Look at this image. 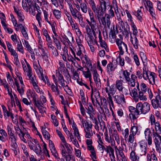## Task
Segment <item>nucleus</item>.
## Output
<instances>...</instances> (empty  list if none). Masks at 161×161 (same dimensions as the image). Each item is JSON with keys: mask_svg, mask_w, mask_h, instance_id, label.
Returning <instances> with one entry per match:
<instances>
[{"mask_svg": "<svg viewBox=\"0 0 161 161\" xmlns=\"http://www.w3.org/2000/svg\"><path fill=\"white\" fill-rule=\"evenodd\" d=\"M80 3V8L82 11L84 13H86L87 11V4L84 3Z\"/></svg>", "mask_w": 161, "mask_h": 161, "instance_id": "nucleus-34", "label": "nucleus"}, {"mask_svg": "<svg viewBox=\"0 0 161 161\" xmlns=\"http://www.w3.org/2000/svg\"><path fill=\"white\" fill-rule=\"evenodd\" d=\"M145 138L147 141L149 146L151 145L152 143V134L150 129L146 128L144 131Z\"/></svg>", "mask_w": 161, "mask_h": 161, "instance_id": "nucleus-8", "label": "nucleus"}, {"mask_svg": "<svg viewBox=\"0 0 161 161\" xmlns=\"http://www.w3.org/2000/svg\"><path fill=\"white\" fill-rule=\"evenodd\" d=\"M87 113L88 114L95 113V110L93 109L92 106V105H90L88 107Z\"/></svg>", "mask_w": 161, "mask_h": 161, "instance_id": "nucleus-51", "label": "nucleus"}, {"mask_svg": "<svg viewBox=\"0 0 161 161\" xmlns=\"http://www.w3.org/2000/svg\"><path fill=\"white\" fill-rule=\"evenodd\" d=\"M106 147H105L104 150L107 153L110 152L111 154H113L114 153V149L111 147L110 146H106Z\"/></svg>", "mask_w": 161, "mask_h": 161, "instance_id": "nucleus-47", "label": "nucleus"}, {"mask_svg": "<svg viewBox=\"0 0 161 161\" xmlns=\"http://www.w3.org/2000/svg\"><path fill=\"white\" fill-rule=\"evenodd\" d=\"M49 24L51 25L52 31L55 36H58V35L56 32L55 27L56 26V24L55 22L53 21L52 23L50 22V23Z\"/></svg>", "mask_w": 161, "mask_h": 161, "instance_id": "nucleus-42", "label": "nucleus"}, {"mask_svg": "<svg viewBox=\"0 0 161 161\" xmlns=\"http://www.w3.org/2000/svg\"><path fill=\"white\" fill-rule=\"evenodd\" d=\"M130 42L132 44L134 47L135 49L138 48V41L137 38L135 36L132 37L130 36Z\"/></svg>", "mask_w": 161, "mask_h": 161, "instance_id": "nucleus-23", "label": "nucleus"}, {"mask_svg": "<svg viewBox=\"0 0 161 161\" xmlns=\"http://www.w3.org/2000/svg\"><path fill=\"white\" fill-rule=\"evenodd\" d=\"M28 142L29 147L31 150H33L38 155L41 154L42 153V149L40 150V148L38 147L37 145L33 143L31 140L29 141Z\"/></svg>", "mask_w": 161, "mask_h": 161, "instance_id": "nucleus-7", "label": "nucleus"}, {"mask_svg": "<svg viewBox=\"0 0 161 161\" xmlns=\"http://www.w3.org/2000/svg\"><path fill=\"white\" fill-rule=\"evenodd\" d=\"M155 131L161 132V126L158 121H157L156 123L153 124Z\"/></svg>", "mask_w": 161, "mask_h": 161, "instance_id": "nucleus-40", "label": "nucleus"}, {"mask_svg": "<svg viewBox=\"0 0 161 161\" xmlns=\"http://www.w3.org/2000/svg\"><path fill=\"white\" fill-rule=\"evenodd\" d=\"M107 85L108 86H109V93H108V94H109V95L111 94L112 95L114 94L116 92V89L115 88H114V85H113L110 86V84L108 81H107Z\"/></svg>", "mask_w": 161, "mask_h": 161, "instance_id": "nucleus-28", "label": "nucleus"}, {"mask_svg": "<svg viewBox=\"0 0 161 161\" xmlns=\"http://www.w3.org/2000/svg\"><path fill=\"white\" fill-rule=\"evenodd\" d=\"M133 58L136 66H139L140 65V63L137 55L136 54H134Z\"/></svg>", "mask_w": 161, "mask_h": 161, "instance_id": "nucleus-55", "label": "nucleus"}, {"mask_svg": "<svg viewBox=\"0 0 161 161\" xmlns=\"http://www.w3.org/2000/svg\"><path fill=\"white\" fill-rule=\"evenodd\" d=\"M99 10L97 12V13H94L95 16L97 17L99 22L101 21L102 24L105 27H107L109 29L111 24L110 17L108 14H106L103 16L104 12H99Z\"/></svg>", "mask_w": 161, "mask_h": 161, "instance_id": "nucleus-1", "label": "nucleus"}, {"mask_svg": "<svg viewBox=\"0 0 161 161\" xmlns=\"http://www.w3.org/2000/svg\"><path fill=\"white\" fill-rule=\"evenodd\" d=\"M61 154L62 156L64 157V158L71 155V154H69L68 153V151L67 150L66 151L65 149L61 151Z\"/></svg>", "mask_w": 161, "mask_h": 161, "instance_id": "nucleus-64", "label": "nucleus"}, {"mask_svg": "<svg viewBox=\"0 0 161 161\" xmlns=\"http://www.w3.org/2000/svg\"><path fill=\"white\" fill-rule=\"evenodd\" d=\"M59 69L58 68V70H56V75H52V77L53 80H64V77L60 72L59 71Z\"/></svg>", "mask_w": 161, "mask_h": 161, "instance_id": "nucleus-19", "label": "nucleus"}, {"mask_svg": "<svg viewBox=\"0 0 161 161\" xmlns=\"http://www.w3.org/2000/svg\"><path fill=\"white\" fill-rule=\"evenodd\" d=\"M72 127L74 130V134L75 135H76L80 134L79 130L76 127V125L74 123L72 125Z\"/></svg>", "mask_w": 161, "mask_h": 161, "instance_id": "nucleus-53", "label": "nucleus"}, {"mask_svg": "<svg viewBox=\"0 0 161 161\" xmlns=\"http://www.w3.org/2000/svg\"><path fill=\"white\" fill-rule=\"evenodd\" d=\"M150 121L151 125L152 126L153 125V124L156 123L154 116L153 114H151L150 116Z\"/></svg>", "mask_w": 161, "mask_h": 161, "instance_id": "nucleus-58", "label": "nucleus"}, {"mask_svg": "<svg viewBox=\"0 0 161 161\" xmlns=\"http://www.w3.org/2000/svg\"><path fill=\"white\" fill-rule=\"evenodd\" d=\"M123 74L126 80H130V74L127 70H125L123 71Z\"/></svg>", "mask_w": 161, "mask_h": 161, "instance_id": "nucleus-54", "label": "nucleus"}, {"mask_svg": "<svg viewBox=\"0 0 161 161\" xmlns=\"http://www.w3.org/2000/svg\"><path fill=\"white\" fill-rule=\"evenodd\" d=\"M24 60L27 66L29 68L28 73L27 74L28 77V78L27 77V79L31 80H36V77L35 75H33L32 69L30 65L27 62L25 59Z\"/></svg>", "mask_w": 161, "mask_h": 161, "instance_id": "nucleus-12", "label": "nucleus"}, {"mask_svg": "<svg viewBox=\"0 0 161 161\" xmlns=\"http://www.w3.org/2000/svg\"><path fill=\"white\" fill-rule=\"evenodd\" d=\"M116 85L117 89L119 91L122 92V90L124 88V87H123L122 81H117Z\"/></svg>", "mask_w": 161, "mask_h": 161, "instance_id": "nucleus-44", "label": "nucleus"}, {"mask_svg": "<svg viewBox=\"0 0 161 161\" xmlns=\"http://www.w3.org/2000/svg\"><path fill=\"white\" fill-rule=\"evenodd\" d=\"M78 19V22L82 28H85L86 27V23L83 21V17H81V18H80Z\"/></svg>", "mask_w": 161, "mask_h": 161, "instance_id": "nucleus-48", "label": "nucleus"}, {"mask_svg": "<svg viewBox=\"0 0 161 161\" xmlns=\"http://www.w3.org/2000/svg\"><path fill=\"white\" fill-rule=\"evenodd\" d=\"M114 65L112 63H110L108 64L107 67V70L108 72H111L114 70L115 69Z\"/></svg>", "mask_w": 161, "mask_h": 161, "instance_id": "nucleus-38", "label": "nucleus"}, {"mask_svg": "<svg viewBox=\"0 0 161 161\" xmlns=\"http://www.w3.org/2000/svg\"><path fill=\"white\" fill-rule=\"evenodd\" d=\"M130 158L131 161H137L139 160V157L136 154V153L132 151L130 154Z\"/></svg>", "mask_w": 161, "mask_h": 161, "instance_id": "nucleus-26", "label": "nucleus"}, {"mask_svg": "<svg viewBox=\"0 0 161 161\" xmlns=\"http://www.w3.org/2000/svg\"><path fill=\"white\" fill-rule=\"evenodd\" d=\"M100 4L99 6V12H104L107 7L109 6V0H99Z\"/></svg>", "mask_w": 161, "mask_h": 161, "instance_id": "nucleus-11", "label": "nucleus"}, {"mask_svg": "<svg viewBox=\"0 0 161 161\" xmlns=\"http://www.w3.org/2000/svg\"><path fill=\"white\" fill-rule=\"evenodd\" d=\"M118 21L117 26L119 29L121 31L125 30L124 23L120 15L116 16Z\"/></svg>", "mask_w": 161, "mask_h": 161, "instance_id": "nucleus-15", "label": "nucleus"}, {"mask_svg": "<svg viewBox=\"0 0 161 161\" xmlns=\"http://www.w3.org/2000/svg\"><path fill=\"white\" fill-rule=\"evenodd\" d=\"M86 133L85 137L86 138H90L93 136V133L92 130L84 129Z\"/></svg>", "mask_w": 161, "mask_h": 161, "instance_id": "nucleus-36", "label": "nucleus"}, {"mask_svg": "<svg viewBox=\"0 0 161 161\" xmlns=\"http://www.w3.org/2000/svg\"><path fill=\"white\" fill-rule=\"evenodd\" d=\"M8 134L9 136V139H11L12 142H16V137L14 134L12 132V129L9 125L7 126Z\"/></svg>", "mask_w": 161, "mask_h": 161, "instance_id": "nucleus-18", "label": "nucleus"}, {"mask_svg": "<svg viewBox=\"0 0 161 161\" xmlns=\"http://www.w3.org/2000/svg\"><path fill=\"white\" fill-rule=\"evenodd\" d=\"M64 13L67 17L68 20L70 21L73 19L72 18L70 14V13L67 11L66 9H64Z\"/></svg>", "mask_w": 161, "mask_h": 161, "instance_id": "nucleus-57", "label": "nucleus"}, {"mask_svg": "<svg viewBox=\"0 0 161 161\" xmlns=\"http://www.w3.org/2000/svg\"><path fill=\"white\" fill-rule=\"evenodd\" d=\"M21 31L22 33V34L23 35V36L25 38V39L28 40L29 39V37L28 35L26 32V30L25 28L22 29V30H20Z\"/></svg>", "mask_w": 161, "mask_h": 161, "instance_id": "nucleus-56", "label": "nucleus"}, {"mask_svg": "<svg viewBox=\"0 0 161 161\" xmlns=\"http://www.w3.org/2000/svg\"><path fill=\"white\" fill-rule=\"evenodd\" d=\"M149 75H147V77L145 76L146 79V80L147 79H148L149 80H155L156 75L155 73L152 72H149Z\"/></svg>", "mask_w": 161, "mask_h": 161, "instance_id": "nucleus-35", "label": "nucleus"}, {"mask_svg": "<svg viewBox=\"0 0 161 161\" xmlns=\"http://www.w3.org/2000/svg\"><path fill=\"white\" fill-rule=\"evenodd\" d=\"M98 37L99 39V42L100 43L101 47L104 48L107 52H108L109 49L105 41L102 40L101 32L100 30L98 31Z\"/></svg>", "mask_w": 161, "mask_h": 161, "instance_id": "nucleus-14", "label": "nucleus"}, {"mask_svg": "<svg viewBox=\"0 0 161 161\" xmlns=\"http://www.w3.org/2000/svg\"><path fill=\"white\" fill-rule=\"evenodd\" d=\"M13 8L14 11L17 16L20 22L23 21L25 17L23 11L17 7L14 6Z\"/></svg>", "mask_w": 161, "mask_h": 161, "instance_id": "nucleus-9", "label": "nucleus"}, {"mask_svg": "<svg viewBox=\"0 0 161 161\" xmlns=\"http://www.w3.org/2000/svg\"><path fill=\"white\" fill-rule=\"evenodd\" d=\"M70 10L72 15L74 19H78L82 16L81 13L76 8H73L72 6L70 7Z\"/></svg>", "mask_w": 161, "mask_h": 161, "instance_id": "nucleus-10", "label": "nucleus"}, {"mask_svg": "<svg viewBox=\"0 0 161 161\" xmlns=\"http://www.w3.org/2000/svg\"><path fill=\"white\" fill-rule=\"evenodd\" d=\"M130 130L132 134L136 135L138 131V127L136 126V125L133 124V125H131Z\"/></svg>", "mask_w": 161, "mask_h": 161, "instance_id": "nucleus-33", "label": "nucleus"}, {"mask_svg": "<svg viewBox=\"0 0 161 161\" xmlns=\"http://www.w3.org/2000/svg\"><path fill=\"white\" fill-rule=\"evenodd\" d=\"M2 107L3 109V114L5 117H10L12 119L14 118L12 112L10 111L9 108H8V110H7V108L4 105H2Z\"/></svg>", "mask_w": 161, "mask_h": 161, "instance_id": "nucleus-17", "label": "nucleus"}, {"mask_svg": "<svg viewBox=\"0 0 161 161\" xmlns=\"http://www.w3.org/2000/svg\"><path fill=\"white\" fill-rule=\"evenodd\" d=\"M69 22L73 29L74 28V29L76 30L78 28V24L76 23H75L73 19H72Z\"/></svg>", "mask_w": 161, "mask_h": 161, "instance_id": "nucleus-61", "label": "nucleus"}, {"mask_svg": "<svg viewBox=\"0 0 161 161\" xmlns=\"http://www.w3.org/2000/svg\"><path fill=\"white\" fill-rule=\"evenodd\" d=\"M55 81L56 86H55L54 84H52L51 86V88L53 92H56V94L58 95L59 94V91L58 88V87L59 86L58 85V81Z\"/></svg>", "mask_w": 161, "mask_h": 161, "instance_id": "nucleus-24", "label": "nucleus"}, {"mask_svg": "<svg viewBox=\"0 0 161 161\" xmlns=\"http://www.w3.org/2000/svg\"><path fill=\"white\" fill-rule=\"evenodd\" d=\"M84 58L86 61V64L87 66V67L88 68H92V64L89 58L86 56V55H85Z\"/></svg>", "mask_w": 161, "mask_h": 161, "instance_id": "nucleus-45", "label": "nucleus"}, {"mask_svg": "<svg viewBox=\"0 0 161 161\" xmlns=\"http://www.w3.org/2000/svg\"><path fill=\"white\" fill-rule=\"evenodd\" d=\"M131 25L132 28V30L133 32V34L135 36L138 33V31L134 23L133 20H131Z\"/></svg>", "mask_w": 161, "mask_h": 161, "instance_id": "nucleus-39", "label": "nucleus"}, {"mask_svg": "<svg viewBox=\"0 0 161 161\" xmlns=\"http://www.w3.org/2000/svg\"><path fill=\"white\" fill-rule=\"evenodd\" d=\"M82 124L83 125L85 124V127H84V129L92 130V125L91 122H87L85 120H83V119H82Z\"/></svg>", "mask_w": 161, "mask_h": 161, "instance_id": "nucleus-25", "label": "nucleus"}, {"mask_svg": "<svg viewBox=\"0 0 161 161\" xmlns=\"http://www.w3.org/2000/svg\"><path fill=\"white\" fill-rule=\"evenodd\" d=\"M91 97L92 103L94 106L96 103H99V101L102 98L100 97L99 92L97 89H95L94 91L92 90Z\"/></svg>", "mask_w": 161, "mask_h": 161, "instance_id": "nucleus-5", "label": "nucleus"}, {"mask_svg": "<svg viewBox=\"0 0 161 161\" xmlns=\"http://www.w3.org/2000/svg\"><path fill=\"white\" fill-rule=\"evenodd\" d=\"M17 48L19 52L22 54L24 53V50L23 48V47L21 42H20L19 43L18 42Z\"/></svg>", "mask_w": 161, "mask_h": 161, "instance_id": "nucleus-49", "label": "nucleus"}, {"mask_svg": "<svg viewBox=\"0 0 161 161\" xmlns=\"http://www.w3.org/2000/svg\"><path fill=\"white\" fill-rule=\"evenodd\" d=\"M85 70L86 71L84 72L83 74L86 78H89L90 80H91L92 75L89 70V68H88L87 67H85Z\"/></svg>", "mask_w": 161, "mask_h": 161, "instance_id": "nucleus-30", "label": "nucleus"}, {"mask_svg": "<svg viewBox=\"0 0 161 161\" xmlns=\"http://www.w3.org/2000/svg\"><path fill=\"white\" fill-rule=\"evenodd\" d=\"M96 103L97 104H96V106L97 108V109L100 114H104L103 108L101 107L100 103L99 102Z\"/></svg>", "mask_w": 161, "mask_h": 161, "instance_id": "nucleus-43", "label": "nucleus"}, {"mask_svg": "<svg viewBox=\"0 0 161 161\" xmlns=\"http://www.w3.org/2000/svg\"><path fill=\"white\" fill-rule=\"evenodd\" d=\"M129 111L130 112V114H137V115L140 114V113H139V111L138 110V108L137 107V104L136 106V108H135V107L133 106H129Z\"/></svg>", "mask_w": 161, "mask_h": 161, "instance_id": "nucleus-27", "label": "nucleus"}, {"mask_svg": "<svg viewBox=\"0 0 161 161\" xmlns=\"http://www.w3.org/2000/svg\"><path fill=\"white\" fill-rule=\"evenodd\" d=\"M147 145L146 143L142 142L140 144L139 153L141 156H145L147 152Z\"/></svg>", "mask_w": 161, "mask_h": 161, "instance_id": "nucleus-13", "label": "nucleus"}, {"mask_svg": "<svg viewBox=\"0 0 161 161\" xmlns=\"http://www.w3.org/2000/svg\"><path fill=\"white\" fill-rule=\"evenodd\" d=\"M132 93L133 95V97L135 100H138V94L137 93V90L136 88H134L132 91Z\"/></svg>", "mask_w": 161, "mask_h": 161, "instance_id": "nucleus-41", "label": "nucleus"}, {"mask_svg": "<svg viewBox=\"0 0 161 161\" xmlns=\"http://www.w3.org/2000/svg\"><path fill=\"white\" fill-rule=\"evenodd\" d=\"M143 2L145 6V7L147 9L153 7V4L150 0H143Z\"/></svg>", "mask_w": 161, "mask_h": 161, "instance_id": "nucleus-29", "label": "nucleus"}, {"mask_svg": "<svg viewBox=\"0 0 161 161\" xmlns=\"http://www.w3.org/2000/svg\"><path fill=\"white\" fill-rule=\"evenodd\" d=\"M89 3L94 13H97V12L99 10V6L97 5L96 6L94 0H89Z\"/></svg>", "mask_w": 161, "mask_h": 161, "instance_id": "nucleus-20", "label": "nucleus"}, {"mask_svg": "<svg viewBox=\"0 0 161 161\" xmlns=\"http://www.w3.org/2000/svg\"><path fill=\"white\" fill-rule=\"evenodd\" d=\"M114 98V101H116V103L119 104L121 103L122 102H125V98L123 95H121L120 96H115Z\"/></svg>", "mask_w": 161, "mask_h": 161, "instance_id": "nucleus-22", "label": "nucleus"}, {"mask_svg": "<svg viewBox=\"0 0 161 161\" xmlns=\"http://www.w3.org/2000/svg\"><path fill=\"white\" fill-rule=\"evenodd\" d=\"M51 153L56 158L59 157L58 156V154L57 153V151L55 147L50 149Z\"/></svg>", "mask_w": 161, "mask_h": 161, "instance_id": "nucleus-62", "label": "nucleus"}, {"mask_svg": "<svg viewBox=\"0 0 161 161\" xmlns=\"http://www.w3.org/2000/svg\"><path fill=\"white\" fill-rule=\"evenodd\" d=\"M136 83H137L136 87L139 91L138 98H139L140 100H147L146 96L144 94L145 93H144L143 91H140L139 89V83L137 82H136Z\"/></svg>", "mask_w": 161, "mask_h": 161, "instance_id": "nucleus-21", "label": "nucleus"}, {"mask_svg": "<svg viewBox=\"0 0 161 161\" xmlns=\"http://www.w3.org/2000/svg\"><path fill=\"white\" fill-rule=\"evenodd\" d=\"M137 107L139 113L141 114H146L150 110V104L147 102H145L143 103L139 102L137 103Z\"/></svg>", "mask_w": 161, "mask_h": 161, "instance_id": "nucleus-2", "label": "nucleus"}, {"mask_svg": "<svg viewBox=\"0 0 161 161\" xmlns=\"http://www.w3.org/2000/svg\"><path fill=\"white\" fill-rule=\"evenodd\" d=\"M53 14L57 19H59L61 17V12L58 10L54 9L53 11Z\"/></svg>", "mask_w": 161, "mask_h": 161, "instance_id": "nucleus-31", "label": "nucleus"}, {"mask_svg": "<svg viewBox=\"0 0 161 161\" xmlns=\"http://www.w3.org/2000/svg\"><path fill=\"white\" fill-rule=\"evenodd\" d=\"M104 138L105 141L108 143H111L112 146H113L115 144V141L112 135H110L109 137L108 135V130L106 129L104 133Z\"/></svg>", "mask_w": 161, "mask_h": 161, "instance_id": "nucleus-16", "label": "nucleus"}, {"mask_svg": "<svg viewBox=\"0 0 161 161\" xmlns=\"http://www.w3.org/2000/svg\"><path fill=\"white\" fill-rule=\"evenodd\" d=\"M115 42L120 50V55H123L125 51H127L128 49L126 44L121 40L117 38L116 39Z\"/></svg>", "mask_w": 161, "mask_h": 161, "instance_id": "nucleus-4", "label": "nucleus"}, {"mask_svg": "<svg viewBox=\"0 0 161 161\" xmlns=\"http://www.w3.org/2000/svg\"><path fill=\"white\" fill-rule=\"evenodd\" d=\"M101 102V105L103 106L104 108L108 107L107 103V102L106 99L104 97H102V98L100 100Z\"/></svg>", "mask_w": 161, "mask_h": 161, "instance_id": "nucleus-46", "label": "nucleus"}, {"mask_svg": "<svg viewBox=\"0 0 161 161\" xmlns=\"http://www.w3.org/2000/svg\"><path fill=\"white\" fill-rule=\"evenodd\" d=\"M151 103L154 108L157 109L158 107L161 108V98L160 95L158 94L154 99L152 100Z\"/></svg>", "mask_w": 161, "mask_h": 161, "instance_id": "nucleus-6", "label": "nucleus"}, {"mask_svg": "<svg viewBox=\"0 0 161 161\" xmlns=\"http://www.w3.org/2000/svg\"><path fill=\"white\" fill-rule=\"evenodd\" d=\"M42 13H37L36 15V19L37 20L39 24L40 25L42 21L41 15Z\"/></svg>", "mask_w": 161, "mask_h": 161, "instance_id": "nucleus-59", "label": "nucleus"}, {"mask_svg": "<svg viewBox=\"0 0 161 161\" xmlns=\"http://www.w3.org/2000/svg\"><path fill=\"white\" fill-rule=\"evenodd\" d=\"M42 135L44 138L47 140H49L50 138V135L48 131L45 130V128H42Z\"/></svg>", "mask_w": 161, "mask_h": 161, "instance_id": "nucleus-32", "label": "nucleus"}, {"mask_svg": "<svg viewBox=\"0 0 161 161\" xmlns=\"http://www.w3.org/2000/svg\"><path fill=\"white\" fill-rule=\"evenodd\" d=\"M149 11L150 14L151 15L153 18L154 19H155L156 14L155 13L154 9L153 8V7L149 8L147 9Z\"/></svg>", "mask_w": 161, "mask_h": 161, "instance_id": "nucleus-50", "label": "nucleus"}, {"mask_svg": "<svg viewBox=\"0 0 161 161\" xmlns=\"http://www.w3.org/2000/svg\"><path fill=\"white\" fill-rule=\"evenodd\" d=\"M153 135L155 138H161V136L159 135V134H161V132L159 131H156L155 132L154 130L153 129Z\"/></svg>", "mask_w": 161, "mask_h": 161, "instance_id": "nucleus-63", "label": "nucleus"}, {"mask_svg": "<svg viewBox=\"0 0 161 161\" xmlns=\"http://www.w3.org/2000/svg\"><path fill=\"white\" fill-rule=\"evenodd\" d=\"M90 26L91 29L95 28L97 26V22L96 19L93 18H90Z\"/></svg>", "mask_w": 161, "mask_h": 161, "instance_id": "nucleus-37", "label": "nucleus"}, {"mask_svg": "<svg viewBox=\"0 0 161 161\" xmlns=\"http://www.w3.org/2000/svg\"><path fill=\"white\" fill-rule=\"evenodd\" d=\"M33 67L40 80H48V77L43 74V69L40 65L34 64Z\"/></svg>", "mask_w": 161, "mask_h": 161, "instance_id": "nucleus-3", "label": "nucleus"}, {"mask_svg": "<svg viewBox=\"0 0 161 161\" xmlns=\"http://www.w3.org/2000/svg\"><path fill=\"white\" fill-rule=\"evenodd\" d=\"M111 36L112 38L115 39L116 38L115 31H114V26L113 29L111 28V31L110 32V36Z\"/></svg>", "mask_w": 161, "mask_h": 161, "instance_id": "nucleus-52", "label": "nucleus"}, {"mask_svg": "<svg viewBox=\"0 0 161 161\" xmlns=\"http://www.w3.org/2000/svg\"><path fill=\"white\" fill-rule=\"evenodd\" d=\"M108 97L107 98V100L109 103L110 106L112 105V107H113L114 106V104L112 97L111 95H109V94H108Z\"/></svg>", "mask_w": 161, "mask_h": 161, "instance_id": "nucleus-60", "label": "nucleus"}]
</instances>
